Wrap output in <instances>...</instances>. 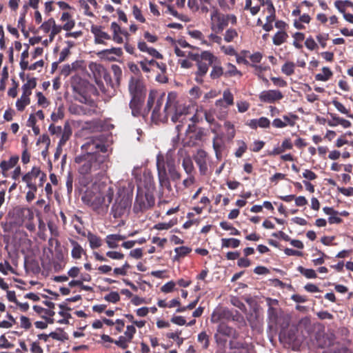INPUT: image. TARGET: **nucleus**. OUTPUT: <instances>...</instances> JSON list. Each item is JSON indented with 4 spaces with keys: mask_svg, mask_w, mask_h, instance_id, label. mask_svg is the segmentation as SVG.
<instances>
[{
    "mask_svg": "<svg viewBox=\"0 0 353 353\" xmlns=\"http://www.w3.org/2000/svg\"><path fill=\"white\" fill-rule=\"evenodd\" d=\"M144 99L145 97H131L129 107L132 116L146 117L152 110L151 119L156 123L167 122L169 117L173 123H182L189 112V108L177 100V94L174 92L165 96V93L150 90L146 108L141 112Z\"/></svg>",
    "mask_w": 353,
    "mask_h": 353,
    "instance_id": "f257e3e1",
    "label": "nucleus"
},
{
    "mask_svg": "<svg viewBox=\"0 0 353 353\" xmlns=\"http://www.w3.org/2000/svg\"><path fill=\"white\" fill-rule=\"evenodd\" d=\"M83 154L75 157V162L80 164L79 172L81 174H90L92 176L103 177L108 168V148L103 139L93 137L81 146Z\"/></svg>",
    "mask_w": 353,
    "mask_h": 353,
    "instance_id": "f03ea898",
    "label": "nucleus"
},
{
    "mask_svg": "<svg viewBox=\"0 0 353 353\" xmlns=\"http://www.w3.org/2000/svg\"><path fill=\"white\" fill-rule=\"evenodd\" d=\"M156 165L160 188L171 192L172 188L170 181H176L181 177L176 169L174 159L170 155L164 156L159 153L157 156Z\"/></svg>",
    "mask_w": 353,
    "mask_h": 353,
    "instance_id": "7ed1b4c3",
    "label": "nucleus"
},
{
    "mask_svg": "<svg viewBox=\"0 0 353 353\" xmlns=\"http://www.w3.org/2000/svg\"><path fill=\"white\" fill-rule=\"evenodd\" d=\"M188 57L196 63L195 81L199 83H203V77L207 74L209 66L216 61V57L209 51H203L201 54L189 52Z\"/></svg>",
    "mask_w": 353,
    "mask_h": 353,
    "instance_id": "20e7f679",
    "label": "nucleus"
},
{
    "mask_svg": "<svg viewBox=\"0 0 353 353\" xmlns=\"http://www.w3.org/2000/svg\"><path fill=\"white\" fill-rule=\"evenodd\" d=\"M235 25L237 19L232 14H225L220 12L216 6H212L210 12V28L215 33H221L228 26L229 23Z\"/></svg>",
    "mask_w": 353,
    "mask_h": 353,
    "instance_id": "39448f33",
    "label": "nucleus"
},
{
    "mask_svg": "<svg viewBox=\"0 0 353 353\" xmlns=\"http://www.w3.org/2000/svg\"><path fill=\"white\" fill-rule=\"evenodd\" d=\"M101 196L96 197L93 201L94 208L101 207L107 210L111 203L114 196V188L112 185L108 184L105 181H103L99 185Z\"/></svg>",
    "mask_w": 353,
    "mask_h": 353,
    "instance_id": "423d86ee",
    "label": "nucleus"
},
{
    "mask_svg": "<svg viewBox=\"0 0 353 353\" xmlns=\"http://www.w3.org/2000/svg\"><path fill=\"white\" fill-rule=\"evenodd\" d=\"M221 319L239 321L243 319V316L237 311L233 312L228 308H223L214 311L212 314L211 321L212 323H217Z\"/></svg>",
    "mask_w": 353,
    "mask_h": 353,
    "instance_id": "0eeeda50",
    "label": "nucleus"
},
{
    "mask_svg": "<svg viewBox=\"0 0 353 353\" xmlns=\"http://www.w3.org/2000/svg\"><path fill=\"white\" fill-rule=\"evenodd\" d=\"M154 204V197L150 192H144L138 189L134 208H139V210H144L152 207Z\"/></svg>",
    "mask_w": 353,
    "mask_h": 353,
    "instance_id": "6e6552de",
    "label": "nucleus"
},
{
    "mask_svg": "<svg viewBox=\"0 0 353 353\" xmlns=\"http://www.w3.org/2000/svg\"><path fill=\"white\" fill-rule=\"evenodd\" d=\"M128 91L130 97H145V89L143 83L136 77L130 78L128 83Z\"/></svg>",
    "mask_w": 353,
    "mask_h": 353,
    "instance_id": "1a4fd4ad",
    "label": "nucleus"
},
{
    "mask_svg": "<svg viewBox=\"0 0 353 353\" xmlns=\"http://www.w3.org/2000/svg\"><path fill=\"white\" fill-rule=\"evenodd\" d=\"M212 0H188V6L192 12L199 11L202 14L208 13L210 9L208 6L212 8Z\"/></svg>",
    "mask_w": 353,
    "mask_h": 353,
    "instance_id": "9d476101",
    "label": "nucleus"
},
{
    "mask_svg": "<svg viewBox=\"0 0 353 353\" xmlns=\"http://www.w3.org/2000/svg\"><path fill=\"white\" fill-rule=\"evenodd\" d=\"M207 158L208 154L203 150H199L193 157L199 167L200 174L203 176L206 175L208 170Z\"/></svg>",
    "mask_w": 353,
    "mask_h": 353,
    "instance_id": "9b49d317",
    "label": "nucleus"
},
{
    "mask_svg": "<svg viewBox=\"0 0 353 353\" xmlns=\"http://www.w3.org/2000/svg\"><path fill=\"white\" fill-rule=\"evenodd\" d=\"M281 91L276 90H265L260 93L259 99L261 102L272 103L283 99Z\"/></svg>",
    "mask_w": 353,
    "mask_h": 353,
    "instance_id": "f8f14e48",
    "label": "nucleus"
},
{
    "mask_svg": "<svg viewBox=\"0 0 353 353\" xmlns=\"http://www.w3.org/2000/svg\"><path fill=\"white\" fill-rule=\"evenodd\" d=\"M130 206V202L127 199H117L113 204L111 213L114 218L121 217L125 212V210Z\"/></svg>",
    "mask_w": 353,
    "mask_h": 353,
    "instance_id": "ddd939ff",
    "label": "nucleus"
},
{
    "mask_svg": "<svg viewBox=\"0 0 353 353\" xmlns=\"http://www.w3.org/2000/svg\"><path fill=\"white\" fill-rule=\"evenodd\" d=\"M315 339L316 346L321 348L329 347L334 344L333 336L323 332H317L315 335Z\"/></svg>",
    "mask_w": 353,
    "mask_h": 353,
    "instance_id": "4468645a",
    "label": "nucleus"
},
{
    "mask_svg": "<svg viewBox=\"0 0 353 353\" xmlns=\"http://www.w3.org/2000/svg\"><path fill=\"white\" fill-rule=\"evenodd\" d=\"M245 124L252 129H256L258 127L268 128L270 125V121L267 117H262L258 119H250Z\"/></svg>",
    "mask_w": 353,
    "mask_h": 353,
    "instance_id": "2eb2a0df",
    "label": "nucleus"
},
{
    "mask_svg": "<svg viewBox=\"0 0 353 353\" xmlns=\"http://www.w3.org/2000/svg\"><path fill=\"white\" fill-rule=\"evenodd\" d=\"M330 116L331 119L327 121V124L331 127H335L338 125H341L343 128H347L351 126V122L348 120L337 117L335 114L333 113H330Z\"/></svg>",
    "mask_w": 353,
    "mask_h": 353,
    "instance_id": "dca6fc26",
    "label": "nucleus"
},
{
    "mask_svg": "<svg viewBox=\"0 0 353 353\" xmlns=\"http://www.w3.org/2000/svg\"><path fill=\"white\" fill-rule=\"evenodd\" d=\"M91 32L94 35L96 43H103L104 39L109 40L111 38L108 33L102 31L101 27L99 26H92Z\"/></svg>",
    "mask_w": 353,
    "mask_h": 353,
    "instance_id": "f3484780",
    "label": "nucleus"
},
{
    "mask_svg": "<svg viewBox=\"0 0 353 353\" xmlns=\"http://www.w3.org/2000/svg\"><path fill=\"white\" fill-rule=\"evenodd\" d=\"M138 48L144 52H147L149 55L157 59H162L163 56L156 49L148 47L145 41H139L138 43Z\"/></svg>",
    "mask_w": 353,
    "mask_h": 353,
    "instance_id": "a211bd4d",
    "label": "nucleus"
},
{
    "mask_svg": "<svg viewBox=\"0 0 353 353\" xmlns=\"http://www.w3.org/2000/svg\"><path fill=\"white\" fill-rule=\"evenodd\" d=\"M211 67L212 70L210 74L211 79H216L224 75L225 72H223V68L221 66V62L217 57L216 61L212 64Z\"/></svg>",
    "mask_w": 353,
    "mask_h": 353,
    "instance_id": "6ab92c4d",
    "label": "nucleus"
},
{
    "mask_svg": "<svg viewBox=\"0 0 353 353\" xmlns=\"http://www.w3.org/2000/svg\"><path fill=\"white\" fill-rule=\"evenodd\" d=\"M181 165L185 172L188 175L194 174L195 172V168L193 164V161L189 155H186L183 158Z\"/></svg>",
    "mask_w": 353,
    "mask_h": 353,
    "instance_id": "aec40b11",
    "label": "nucleus"
},
{
    "mask_svg": "<svg viewBox=\"0 0 353 353\" xmlns=\"http://www.w3.org/2000/svg\"><path fill=\"white\" fill-rule=\"evenodd\" d=\"M217 332L221 334L228 337H235L236 334L234 329L224 323H221L218 325Z\"/></svg>",
    "mask_w": 353,
    "mask_h": 353,
    "instance_id": "412c9836",
    "label": "nucleus"
},
{
    "mask_svg": "<svg viewBox=\"0 0 353 353\" xmlns=\"http://www.w3.org/2000/svg\"><path fill=\"white\" fill-rule=\"evenodd\" d=\"M72 134V130L68 124H65L63 128V131L61 134V137L58 143V150H62V147L69 140Z\"/></svg>",
    "mask_w": 353,
    "mask_h": 353,
    "instance_id": "4be33fe9",
    "label": "nucleus"
},
{
    "mask_svg": "<svg viewBox=\"0 0 353 353\" xmlns=\"http://www.w3.org/2000/svg\"><path fill=\"white\" fill-rule=\"evenodd\" d=\"M212 146H213V149L215 152L216 159H221V152L224 147V143H223V141L221 139V138L219 137L218 135H216L213 139Z\"/></svg>",
    "mask_w": 353,
    "mask_h": 353,
    "instance_id": "5701e85b",
    "label": "nucleus"
},
{
    "mask_svg": "<svg viewBox=\"0 0 353 353\" xmlns=\"http://www.w3.org/2000/svg\"><path fill=\"white\" fill-rule=\"evenodd\" d=\"M230 345L231 346L230 353H250L249 346L247 343L230 342Z\"/></svg>",
    "mask_w": 353,
    "mask_h": 353,
    "instance_id": "b1692460",
    "label": "nucleus"
},
{
    "mask_svg": "<svg viewBox=\"0 0 353 353\" xmlns=\"http://www.w3.org/2000/svg\"><path fill=\"white\" fill-rule=\"evenodd\" d=\"M19 161V157L13 156L8 161H2L0 163V168L3 172L8 171L16 165Z\"/></svg>",
    "mask_w": 353,
    "mask_h": 353,
    "instance_id": "393cba45",
    "label": "nucleus"
},
{
    "mask_svg": "<svg viewBox=\"0 0 353 353\" xmlns=\"http://www.w3.org/2000/svg\"><path fill=\"white\" fill-rule=\"evenodd\" d=\"M70 243L73 247L71 252L72 257L74 259H79L84 252L83 248L74 240H70Z\"/></svg>",
    "mask_w": 353,
    "mask_h": 353,
    "instance_id": "a878e982",
    "label": "nucleus"
},
{
    "mask_svg": "<svg viewBox=\"0 0 353 353\" xmlns=\"http://www.w3.org/2000/svg\"><path fill=\"white\" fill-rule=\"evenodd\" d=\"M87 238L92 249H97L102 245L101 239L92 232H88Z\"/></svg>",
    "mask_w": 353,
    "mask_h": 353,
    "instance_id": "bb28decb",
    "label": "nucleus"
},
{
    "mask_svg": "<svg viewBox=\"0 0 353 353\" xmlns=\"http://www.w3.org/2000/svg\"><path fill=\"white\" fill-rule=\"evenodd\" d=\"M30 103V96L26 93H22L21 97L16 102V107L19 111H23L26 106Z\"/></svg>",
    "mask_w": 353,
    "mask_h": 353,
    "instance_id": "cd10ccee",
    "label": "nucleus"
},
{
    "mask_svg": "<svg viewBox=\"0 0 353 353\" xmlns=\"http://www.w3.org/2000/svg\"><path fill=\"white\" fill-rule=\"evenodd\" d=\"M333 75L331 70L327 67H323L322 68V73H319L315 75V79L316 81H327Z\"/></svg>",
    "mask_w": 353,
    "mask_h": 353,
    "instance_id": "c85d7f7f",
    "label": "nucleus"
},
{
    "mask_svg": "<svg viewBox=\"0 0 353 353\" xmlns=\"http://www.w3.org/2000/svg\"><path fill=\"white\" fill-rule=\"evenodd\" d=\"M288 35L285 31H278L272 38L273 43L276 46H280L288 39Z\"/></svg>",
    "mask_w": 353,
    "mask_h": 353,
    "instance_id": "c756f323",
    "label": "nucleus"
},
{
    "mask_svg": "<svg viewBox=\"0 0 353 353\" xmlns=\"http://www.w3.org/2000/svg\"><path fill=\"white\" fill-rule=\"evenodd\" d=\"M236 0H218L221 9L224 12L232 10L235 6Z\"/></svg>",
    "mask_w": 353,
    "mask_h": 353,
    "instance_id": "7c9ffc66",
    "label": "nucleus"
},
{
    "mask_svg": "<svg viewBox=\"0 0 353 353\" xmlns=\"http://www.w3.org/2000/svg\"><path fill=\"white\" fill-rule=\"evenodd\" d=\"M37 85V81L35 78L28 79L27 82L22 86L23 93L30 96L32 94V89L34 88Z\"/></svg>",
    "mask_w": 353,
    "mask_h": 353,
    "instance_id": "2f4dec72",
    "label": "nucleus"
},
{
    "mask_svg": "<svg viewBox=\"0 0 353 353\" xmlns=\"http://www.w3.org/2000/svg\"><path fill=\"white\" fill-rule=\"evenodd\" d=\"M240 245V241L237 239L230 238V239H222L221 246L222 248H238Z\"/></svg>",
    "mask_w": 353,
    "mask_h": 353,
    "instance_id": "473e14b6",
    "label": "nucleus"
},
{
    "mask_svg": "<svg viewBox=\"0 0 353 353\" xmlns=\"http://www.w3.org/2000/svg\"><path fill=\"white\" fill-rule=\"evenodd\" d=\"M192 249L186 246H181L176 248L174 252L176 255L174 256V260H178L181 257H183L188 254L191 252Z\"/></svg>",
    "mask_w": 353,
    "mask_h": 353,
    "instance_id": "72a5a7b5",
    "label": "nucleus"
},
{
    "mask_svg": "<svg viewBox=\"0 0 353 353\" xmlns=\"http://www.w3.org/2000/svg\"><path fill=\"white\" fill-rule=\"evenodd\" d=\"M253 0H245L244 10H250L252 16L256 15L260 11V5L254 4L252 6Z\"/></svg>",
    "mask_w": 353,
    "mask_h": 353,
    "instance_id": "f704fd0d",
    "label": "nucleus"
},
{
    "mask_svg": "<svg viewBox=\"0 0 353 353\" xmlns=\"http://www.w3.org/2000/svg\"><path fill=\"white\" fill-rule=\"evenodd\" d=\"M298 271L307 279H315L317 277L316 272L312 269H306L302 266L297 268Z\"/></svg>",
    "mask_w": 353,
    "mask_h": 353,
    "instance_id": "c9c22d12",
    "label": "nucleus"
},
{
    "mask_svg": "<svg viewBox=\"0 0 353 353\" xmlns=\"http://www.w3.org/2000/svg\"><path fill=\"white\" fill-rule=\"evenodd\" d=\"M295 64L293 62H286L285 63L282 68L281 71L283 74L287 76H290L294 72Z\"/></svg>",
    "mask_w": 353,
    "mask_h": 353,
    "instance_id": "e433bc0d",
    "label": "nucleus"
},
{
    "mask_svg": "<svg viewBox=\"0 0 353 353\" xmlns=\"http://www.w3.org/2000/svg\"><path fill=\"white\" fill-rule=\"evenodd\" d=\"M236 75L241 76V72L237 70L236 66L232 63L227 64V70L224 74L225 77H234Z\"/></svg>",
    "mask_w": 353,
    "mask_h": 353,
    "instance_id": "4c0bfd02",
    "label": "nucleus"
},
{
    "mask_svg": "<svg viewBox=\"0 0 353 353\" xmlns=\"http://www.w3.org/2000/svg\"><path fill=\"white\" fill-rule=\"evenodd\" d=\"M298 119L296 114L290 113L287 115L283 116V121L285 123V127L288 125L294 126L295 125V120Z\"/></svg>",
    "mask_w": 353,
    "mask_h": 353,
    "instance_id": "58836bf2",
    "label": "nucleus"
},
{
    "mask_svg": "<svg viewBox=\"0 0 353 353\" xmlns=\"http://www.w3.org/2000/svg\"><path fill=\"white\" fill-rule=\"evenodd\" d=\"M60 333H57L56 332H52L50 333V337H52L53 339L64 341L68 339V335L65 332H63V330L61 328L59 329Z\"/></svg>",
    "mask_w": 353,
    "mask_h": 353,
    "instance_id": "ea45409f",
    "label": "nucleus"
},
{
    "mask_svg": "<svg viewBox=\"0 0 353 353\" xmlns=\"http://www.w3.org/2000/svg\"><path fill=\"white\" fill-rule=\"evenodd\" d=\"M220 226L222 229L225 230H230V234L231 235H239L240 232L234 228L230 223L226 222V221H222L220 223Z\"/></svg>",
    "mask_w": 353,
    "mask_h": 353,
    "instance_id": "a19ab883",
    "label": "nucleus"
},
{
    "mask_svg": "<svg viewBox=\"0 0 353 353\" xmlns=\"http://www.w3.org/2000/svg\"><path fill=\"white\" fill-rule=\"evenodd\" d=\"M223 101L225 102V105H232L234 103L233 94L231 93L230 90L227 89L224 90L223 93Z\"/></svg>",
    "mask_w": 353,
    "mask_h": 353,
    "instance_id": "79ce46f5",
    "label": "nucleus"
},
{
    "mask_svg": "<svg viewBox=\"0 0 353 353\" xmlns=\"http://www.w3.org/2000/svg\"><path fill=\"white\" fill-rule=\"evenodd\" d=\"M238 37V33L235 29L230 28L227 30L224 34V40L229 43Z\"/></svg>",
    "mask_w": 353,
    "mask_h": 353,
    "instance_id": "37998d69",
    "label": "nucleus"
},
{
    "mask_svg": "<svg viewBox=\"0 0 353 353\" xmlns=\"http://www.w3.org/2000/svg\"><path fill=\"white\" fill-rule=\"evenodd\" d=\"M124 336H120L117 340H114V343L122 349H126L128 347V343L131 341Z\"/></svg>",
    "mask_w": 353,
    "mask_h": 353,
    "instance_id": "c03bdc74",
    "label": "nucleus"
},
{
    "mask_svg": "<svg viewBox=\"0 0 353 353\" xmlns=\"http://www.w3.org/2000/svg\"><path fill=\"white\" fill-rule=\"evenodd\" d=\"M99 54L104 56H108L110 54H114L117 57H121L123 54L122 49L121 48H112L111 49H107L101 51Z\"/></svg>",
    "mask_w": 353,
    "mask_h": 353,
    "instance_id": "a18cd8bd",
    "label": "nucleus"
},
{
    "mask_svg": "<svg viewBox=\"0 0 353 353\" xmlns=\"http://www.w3.org/2000/svg\"><path fill=\"white\" fill-rule=\"evenodd\" d=\"M188 34L191 36V37L201 41L202 43L209 45L207 41L204 40L203 35L201 31L197 30H190Z\"/></svg>",
    "mask_w": 353,
    "mask_h": 353,
    "instance_id": "49530a36",
    "label": "nucleus"
},
{
    "mask_svg": "<svg viewBox=\"0 0 353 353\" xmlns=\"http://www.w3.org/2000/svg\"><path fill=\"white\" fill-rule=\"evenodd\" d=\"M55 21L53 18L49 19L48 21L43 22L40 28L46 33L48 32L53 26H54Z\"/></svg>",
    "mask_w": 353,
    "mask_h": 353,
    "instance_id": "de8ad7c7",
    "label": "nucleus"
},
{
    "mask_svg": "<svg viewBox=\"0 0 353 353\" xmlns=\"http://www.w3.org/2000/svg\"><path fill=\"white\" fill-rule=\"evenodd\" d=\"M198 341L203 343V347L207 349L209 346V337L205 332H202L198 335Z\"/></svg>",
    "mask_w": 353,
    "mask_h": 353,
    "instance_id": "09e8293b",
    "label": "nucleus"
},
{
    "mask_svg": "<svg viewBox=\"0 0 353 353\" xmlns=\"http://www.w3.org/2000/svg\"><path fill=\"white\" fill-rule=\"evenodd\" d=\"M104 299L108 302L115 303L120 300V296L117 292H112L104 296Z\"/></svg>",
    "mask_w": 353,
    "mask_h": 353,
    "instance_id": "8fccbe9b",
    "label": "nucleus"
},
{
    "mask_svg": "<svg viewBox=\"0 0 353 353\" xmlns=\"http://www.w3.org/2000/svg\"><path fill=\"white\" fill-rule=\"evenodd\" d=\"M238 144H239V148L236 150V151L235 152V156L237 158H240V157H242L243 153L246 151V150H247V145L243 141H239L238 142Z\"/></svg>",
    "mask_w": 353,
    "mask_h": 353,
    "instance_id": "3c124183",
    "label": "nucleus"
},
{
    "mask_svg": "<svg viewBox=\"0 0 353 353\" xmlns=\"http://www.w3.org/2000/svg\"><path fill=\"white\" fill-rule=\"evenodd\" d=\"M132 12H133V15H134V18L137 21H139L141 23L145 22V19L143 17V16L142 15L141 10L137 6H133Z\"/></svg>",
    "mask_w": 353,
    "mask_h": 353,
    "instance_id": "603ef678",
    "label": "nucleus"
},
{
    "mask_svg": "<svg viewBox=\"0 0 353 353\" xmlns=\"http://www.w3.org/2000/svg\"><path fill=\"white\" fill-rule=\"evenodd\" d=\"M332 104L334 105V107L337 109L338 111L343 114H347L348 117H352V115L348 114V110L345 108V107L340 102H339L336 100L332 101Z\"/></svg>",
    "mask_w": 353,
    "mask_h": 353,
    "instance_id": "864d4df0",
    "label": "nucleus"
},
{
    "mask_svg": "<svg viewBox=\"0 0 353 353\" xmlns=\"http://www.w3.org/2000/svg\"><path fill=\"white\" fill-rule=\"evenodd\" d=\"M136 332V328L134 325H128L126 327V331L125 332V336L126 338H128V340L132 341V339L134 337V335Z\"/></svg>",
    "mask_w": 353,
    "mask_h": 353,
    "instance_id": "5fc2aeb1",
    "label": "nucleus"
},
{
    "mask_svg": "<svg viewBox=\"0 0 353 353\" xmlns=\"http://www.w3.org/2000/svg\"><path fill=\"white\" fill-rule=\"evenodd\" d=\"M111 70L114 74V79L117 81L119 82L121 75H122V70L121 68L117 65H112L111 67Z\"/></svg>",
    "mask_w": 353,
    "mask_h": 353,
    "instance_id": "6e6d98bb",
    "label": "nucleus"
},
{
    "mask_svg": "<svg viewBox=\"0 0 353 353\" xmlns=\"http://www.w3.org/2000/svg\"><path fill=\"white\" fill-rule=\"evenodd\" d=\"M72 183H73V176L71 172H68L67 174L66 179V188L68 193L70 194L72 192Z\"/></svg>",
    "mask_w": 353,
    "mask_h": 353,
    "instance_id": "4d7b16f0",
    "label": "nucleus"
},
{
    "mask_svg": "<svg viewBox=\"0 0 353 353\" xmlns=\"http://www.w3.org/2000/svg\"><path fill=\"white\" fill-rule=\"evenodd\" d=\"M106 256L110 259L117 260L122 259L124 257L123 254L116 251H108L106 252Z\"/></svg>",
    "mask_w": 353,
    "mask_h": 353,
    "instance_id": "13d9d810",
    "label": "nucleus"
},
{
    "mask_svg": "<svg viewBox=\"0 0 353 353\" xmlns=\"http://www.w3.org/2000/svg\"><path fill=\"white\" fill-rule=\"evenodd\" d=\"M173 225L174 223L171 221L169 223H159L154 226V228L159 230H168Z\"/></svg>",
    "mask_w": 353,
    "mask_h": 353,
    "instance_id": "bf43d9fd",
    "label": "nucleus"
},
{
    "mask_svg": "<svg viewBox=\"0 0 353 353\" xmlns=\"http://www.w3.org/2000/svg\"><path fill=\"white\" fill-rule=\"evenodd\" d=\"M181 332H170L167 334V337L169 339H172L173 340H175L179 345H180L183 341V339L182 338L179 337V334Z\"/></svg>",
    "mask_w": 353,
    "mask_h": 353,
    "instance_id": "052dcab7",
    "label": "nucleus"
},
{
    "mask_svg": "<svg viewBox=\"0 0 353 353\" xmlns=\"http://www.w3.org/2000/svg\"><path fill=\"white\" fill-rule=\"evenodd\" d=\"M111 234H109L106 236L105 241L108 244V246L110 248H116L118 247L117 242L119 241V240H115L113 238H111Z\"/></svg>",
    "mask_w": 353,
    "mask_h": 353,
    "instance_id": "680f3d73",
    "label": "nucleus"
},
{
    "mask_svg": "<svg viewBox=\"0 0 353 353\" xmlns=\"http://www.w3.org/2000/svg\"><path fill=\"white\" fill-rule=\"evenodd\" d=\"M8 270L13 272V269L12 266L10 265V263L8 261H5L4 264L0 263V272H2L3 274H7Z\"/></svg>",
    "mask_w": 353,
    "mask_h": 353,
    "instance_id": "e2e57ef3",
    "label": "nucleus"
},
{
    "mask_svg": "<svg viewBox=\"0 0 353 353\" xmlns=\"http://www.w3.org/2000/svg\"><path fill=\"white\" fill-rule=\"evenodd\" d=\"M20 321H21V327L26 329V330H28L29 328H30L32 324L30 321V319L25 316H21V318H20Z\"/></svg>",
    "mask_w": 353,
    "mask_h": 353,
    "instance_id": "0e129e2a",
    "label": "nucleus"
},
{
    "mask_svg": "<svg viewBox=\"0 0 353 353\" xmlns=\"http://www.w3.org/2000/svg\"><path fill=\"white\" fill-rule=\"evenodd\" d=\"M37 96L38 98V104L39 105H42L43 107L47 106L48 105V102L46 97L40 92L37 93Z\"/></svg>",
    "mask_w": 353,
    "mask_h": 353,
    "instance_id": "69168bd1",
    "label": "nucleus"
},
{
    "mask_svg": "<svg viewBox=\"0 0 353 353\" xmlns=\"http://www.w3.org/2000/svg\"><path fill=\"white\" fill-rule=\"evenodd\" d=\"M305 45L310 50H313L317 47V44L311 37L305 40Z\"/></svg>",
    "mask_w": 353,
    "mask_h": 353,
    "instance_id": "338daca9",
    "label": "nucleus"
},
{
    "mask_svg": "<svg viewBox=\"0 0 353 353\" xmlns=\"http://www.w3.org/2000/svg\"><path fill=\"white\" fill-rule=\"evenodd\" d=\"M175 283L173 281L166 283L161 287V291L165 293L170 292L173 290Z\"/></svg>",
    "mask_w": 353,
    "mask_h": 353,
    "instance_id": "774afa93",
    "label": "nucleus"
}]
</instances>
